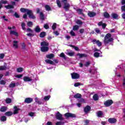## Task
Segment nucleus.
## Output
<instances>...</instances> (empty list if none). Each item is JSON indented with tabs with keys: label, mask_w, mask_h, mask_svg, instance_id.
Returning <instances> with one entry per match:
<instances>
[{
	"label": "nucleus",
	"mask_w": 125,
	"mask_h": 125,
	"mask_svg": "<svg viewBox=\"0 0 125 125\" xmlns=\"http://www.w3.org/2000/svg\"><path fill=\"white\" fill-rule=\"evenodd\" d=\"M41 51L42 52H46V51H48V49L49 48L48 47V45H49V43L45 41H43L41 43Z\"/></svg>",
	"instance_id": "obj_1"
},
{
	"label": "nucleus",
	"mask_w": 125,
	"mask_h": 125,
	"mask_svg": "<svg viewBox=\"0 0 125 125\" xmlns=\"http://www.w3.org/2000/svg\"><path fill=\"white\" fill-rule=\"evenodd\" d=\"M113 41H114V39L112 38V35L110 33H108L104 37V43L106 45V44H108L109 42H112Z\"/></svg>",
	"instance_id": "obj_2"
},
{
	"label": "nucleus",
	"mask_w": 125,
	"mask_h": 125,
	"mask_svg": "<svg viewBox=\"0 0 125 125\" xmlns=\"http://www.w3.org/2000/svg\"><path fill=\"white\" fill-rule=\"evenodd\" d=\"M67 0H62V2L64 4L63 8L66 10V11H68L69 8H70V4H69L67 2Z\"/></svg>",
	"instance_id": "obj_3"
},
{
	"label": "nucleus",
	"mask_w": 125,
	"mask_h": 125,
	"mask_svg": "<svg viewBox=\"0 0 125 125\" xmlns=\"http://www.w3.org/2000/svg\"><path fill=\"white\" fill-rule=\"evenodd\" d=\"M71 78L73 80H77L80 78V75L76 73H73L71 74Z\"/></svg>",
	"instance_id": "obj_4"
},
{
	"label": "nucleus",
	"mask_w": 125,
	"mask_h": 125,
	"mask_svg": "<svg viewBox=\"0 0 125 125\" xmlns=\"http://www.w3.org/2000/svg\"><path fill=\"white\" fill-rule=\"evenodd\" d=\"M64 116L66 118H76V114L71 113H66Z\"/></svg>",
	"instance_id": "obj_5"
},
{
	"label": "nucleus",
	"mask_w": 125,
	"mask_h": 125,
	"mask_svg": "<svg viewBox=\"0 0 125 125\" xmlns=\"http://www.w3.org/2000/svg\"><path fill=\"white\" fill-rule=\"evenodd\" d=\"M113 103V101L111 100H109L105 101L104 103L105 107H109V106H111V104Z\"/></svg>",
	"instance_id": "obj_6"
},
{
	"label": "nucleus",
	"mask_w": 125,
	"mask_h": 125,
	"mask_svg": "<svg viewBox=\"0 0 125 125\" xmlns=\"http://www.w3.org/2000/svg\"><path fill=\"white\" fill-rule=\"evenodd\" d=\"M20 11H21V12H26L28 14H30V12H31V10L28 9H25L24 8H21L20 9Z\"/></svg>",
	"instance_id": "obj_7"
},
{
	"label": "nucleus",
	"mask_w": 125,
	"mask_h": 125,
	"mask_svg": "<svg viewBox=\"0 0 125 125\" xmlns=\"http://www.w3.org/2000/svg\"><path fill=\"white\" fill-rule=\"evenodd\" d=\"M92 42L94 44H97L98 46H101L102 45V42H100L99 40H94Z\"/></svg>",
	"instance_id": "obj_8"
},
{
	"label": "nucleus",
	"mask_w": 125,
	"mask_h": 125,
	"mask_svg": "<svg viewBox=\"0 0 125 125\" xmlns=\"http://www.w3.org/2000/svg\"><path fill=\"white\" fill-rule=\"evenodd\" d=\"M10 35H14V36H15L16 37H19L18 32L16 31V30H10Z\"/></svg>",
	"instance_id": "obj_9"
},
{
	"label": "nucleus",
	"mask_w": 125,
	"mask_h": 125,
	"mask_svg": "<svg viewBox=\"0 0 125 125\" xmlns=\"http://www.w3.org/2000/svg\"><path fill=\"white\" fill-rule=\"evenodd\" d=\"M56 118L57 120H59V121H62V120H63L62 115L60 114L59 112H58L56 114Z\"/></svg>",
	"instance_id": "obj_10"
},
{
	"label": "nucleus",
	"mask_w": 125,
	"mask_h": 125,
	"mask_svg": "<svg viewBox=\"0 0 125 125\" xmlns=\"http://www.w3.org/2000/svg\"><path fill=\"white\" fill-rule=\"evenodd\" d=\"M20 111V108H18V107L16 106L14 107V112H13V114L14 115H16V114H18V113H19Z\"/></svg>",
	"instance_id": "obj_11"
},
{
	"label": "nucleus",
	"mask_w": 125,
	"mask_h": 125,
	"mask_svg": "<svg viewBox=\"0 0 125 125\" xmlns=\"http://www.w3.org/2000/svg\"><path fill=\"white\" fill-rule=\"evenodd\" d=\"M13 47H14V48H18V41H16L15 40L13 41Z\"/></svg>",
	"instance_id": "obj_12"
},
{
	"label": "nucleus",
	"mask_w": 125,
	"mask_h": 125,
	"mask_svg": "<svg viewBox=\"0 0 125 125\" xmlns=\"http://www.w3.org/2000/svg\"><path fill=\"white\" fill-rule=\"evenodd\" d=\"M23 81L24 82H32V79L28 76H25L23 77Z\"/></svg>",
	"instance_id": "obj_13"
},
{
	"label": "nucleus",
	"mask_w": 125,
	"mask_h": 125,
	"mask_svg": "<svg viewBox=\"0 0 125 125\" xmlns=\"http://www.w3.org/2000/svg\"><path fill=\"white\" fill-rule=\"evenodd\" d=\"M108 122L110 124H115V123H117V119L115 118H109L108 119Z\"/></svg>",
	"instance_id": "obj_14"
},
{
	"label": "nucleus",
	"mask_w": 125,
	"mask_h": 125,
	"mask_svg": "<svg viewBox=\"0 0 125 125\" xmlns=\"http://www.w3.org/2000/svg\"><path fill=\"white\" fill-rule=\"evenodd\" d=\"M27 15H29V18H31V19H36V17L34 15V14H33V12L31 10H30V13L27 14Z\"/></svg>",
	"instance_id": "obj_15"
},
{
	"label": "nucleus",
	"mask_w": 125,
	"mask_h": 125,
	"mask_svg": "<svg viewBox=\"0 0 125 125\" xmlns=\"http://www.w3.org/2000/svg\"><path fill=\"white\" fill-rule=\"evenodd\" d=\"M84 111L85 113H88V112L90 111V106L87 105L86 107H85V108H84Z\"/></svg>",
	"instance_id": "obj_16"
},
{
	"label": "nucleus",
	"mask_w": 125,
	"mask_h": 125,
	"mask_svg": "<svg viewBox=\"0 0 125 125\" xmlns=\"http://www.w3.org/2000/svg\"><path fill=\"white\" fill-rule=\"evenodd\" d=\"M88 15L89 16V17H93V16H95L96 14L93 12H88Z\"/></svg>",
	"instance_id": "obj_17"
},
{
	"label": "nucleus",
	"mask_w": 125,
	"mask_h": 125,
	"mask_svg": "<svg viewBox=\"0 0 125 125\" xmlns=\"http://www.w3.org/2000/svg\"><path fill=\"white\" fill-rule=\"evenodd\" d=\"M45 63H47V64H50L51 65H53V64H54L53 61L50 60H45Z\"/></svg>",
	"instance_id": "obj_18"
},
{
	"label": "nucleus",
	"mask_w": 125,
	"mask_h": 125,
	"mask_svg": "<svg viewBox=\"0 0 125 125\" xmlns=\"http://www.w3.org/2000/svg\"><path fill=\"white\" fill-rule=\"evenodd\" d=\"M46 58H48V59H52L53 57H54V54H50L49 55H46Z\"/></svg>",
	"instance_id": "obj_19"
},
{
	"label": "nucleus",
	"mask_w": 125,
	"mask_h": 125,
	"mask_svg": "<svg viewBox=\"0 0 125 125\" xmlns=\"http://www.w3.org/2000/svg\"><path fill=\"white\" fill-rule=\"evenodd\" d=\"M33 101V99L30 98H28L25 99V103H31Z\"/></svg>",
	"instance_id": "obj_20"
},
{
	"label": "nucleus",
	"mask_w": 125,
	"mask_h": 125,
	"mask_svg": "<svg viewBox=\"0 0 125 125\" xmlns=\"http://www.w3.org/2000/svg\"><path fill=\"white\" fill-rule=\"evenodd\" d=\"M7 110V107L6 106H1L0 108V112H5Z\"/></svg>",
	"instance_id": "obj_21"
},
{
	"label": "nucleus",
	"mask_w": 125,
	"mask_h": 125,
	"mask_svg": "<svg viewBox=\"0 0 125 125\" xmlns=\"http://www.w3.org/2000/svg\"><path fill=\"white\" fill-rule=\"evenodd\" d=\"M5 8H6V9H11L12 8H14V6H13V5H6L5 6Z\"/></svg>",
	"instance_id": "obj_22"
},
{
	"label": "nucleus",
	"mask_w": 125,
	"mask_h": 125,
	"mask_svg": "<svg viewBox=\"0 0 125 125\" xmlns=\"http://www.w3.org/2000/svg\"><path fill=\"white\" fill-rule=\"evenodd\" d=\"M5 116H7L8 117H9L10 116H12L13 115V113L11 111H7L6 113H5Z\"/></svg>",
	"instance_id": "obj_23"
},
{
	"label": "nucleus",
	"mask_w": 125,
	"mask_h": 125,
	"mask_svg": "<svg viewBox=\"0 0 125 125\" xmlns=\"http://www.w3.org/2000/svg\"><path fill=\"white\" fill-rule=\"evenodd\" d=\"M93 98L94 100H95V101H97V100L99 99V98L98 97V95H97V94H95V95H94V96H93Z\"/></svg>",
	"instance_id": "obj_24"
},
{
	"label": "nucleus",
	"mask_w": 125,
	"mask_h": 125,
	"mask_svg": "<svg viewBox=\"0 0 125 125\" xmlns=\"http://www.w3.org/2000/svg\"><path fill=\"white\" fill-rule=\"evenodd\" d=\"M45 8L47 11H50L51 10V8L50 7V6L49 5H45Z\"/></svg>",
	"instance_id": "obj_25"
},
{
	"label": "nucleus",
	"mask_w": 125,
	"mask_h": 125,
	"mask_svg": "<svg viewBox=\"0 0 125 125\" xmlns=\"http://www.w3.org/2000/svg\"><path fill=\"white\" fill-rule=\"evenodd\" d=\"M79 28H80V26L78 25H75L73 26V31H78L79 30Z\"/></svg>",
	"instance_id": "obj_26"
},
{
	"label": "nucleus",
	"mask_w": 125,
	"mask_h": 125,
	"mask_svg": "<svg viewBox=\"0 0 125 125\" xmlns=\"http://www.w3.org/2000/svg\"><path fill=\"white\" fill-rule=\"evenodd\" d=\"M77 56H79V58H83V57H86V55L84 54H78Z\"/></svg>",
	"instance_id": "obj_27"
},
{
	"label": "nucleus",
	"mask_w": 125,
	"mask_h": 125,
	"mask_svg": "<svg viewBox=\"0 0 125 125\" xmlns=\"http://www.w3.org/2000/svg\"><path fill=\"white\" fill-rule=\"evenodd\" d=\"M35 31L36 32V33H40L41 32V28L39 26H36V27L35 28Z\"/></svg>",
	"instance_id": "obj_28"
},
{
	"label": "nucleus",
	"mask_w": 125,
	"mask_h": 125,
	"mask_svg": "<svg viewBox=\"0 0 125 125\" xmlns=\"http://www.w3.org/2000/svg\"><path fill=\"white\" fill-rule=\"evenodd\" d=\"M24 70V69L22 67H19L18 68H17V72H18V73H21V72H23V70Z\"/></svg>",
	"instance_id": "obj_29"
},
{
	"label": "nucleus",
	"mask_w": 125,
	"mask_h": 125,
	"mask_svg": "<svg viewBox=\"0 0 125 125\" xmlns=\"http://www.w3.org/2000/svg\"><path fill=\"white\" fill-rule=\"evenodd\" d=\"M46 33L45 32H41L40 34V38H44L45 36Z\"/></svg>",
	"instance_id": "obj_30"
},
{
	"label": "nucleus",
	"mask_w": 125,
	"mask_h": 125,
	"mask_svg": "<svg viewBox=\"0 0 125 125\" xmlns=\"http://www.w3.org/2000/svg\"><path fill=\"white\" fill-rule=\"evenodd\" d=\"M7 69V67H6V66L5 65H2L0 66V70H6Z\"/></svg>",
	"instance_id": "obj_31"
},
{
	"label": "nucleus",
	"mask_w": 125,
	"mask_h": 125,
	"mask_svg": "<svg viewBox=\"0 0 125 125\" xmlns=\"http://www.w3.org/2000/svg\"><path fill=\"white\" fill-rule=\"evenodd\" d=\"M98 117H102L103 116V112L102 111H98L97 113Z\"/></svg>",
	"instance_id": "obj_32"
},
{
	"label": "nucleus",
	"mask_w": 125,
	"mask_h": 125,
	"mask_svg": "<svg viewBox=\"0 0 125 125\" xmlns=\"http://www.w3.org/2000/svg\"><path fill=\"white\" fill-rule=\"evenodd\" d=\"M40 15L41 20H44V15H43V13L41 12L40 13Z\"/></svg>",
	"instance_id": "obj_33"
},
{
	"label": "nucleus",
	"mask_w": 125,
	"mask_h": 125,
	"mask_svg": "<svg viewBox=\"0 0 125 125\" xmlns=\"http://www.w3.org/2000/svg\"><path fill=\"white\" fill-rule=\"evenodd\" d=\"M74 98H81L82 97V95L79 93L76 94L74 96Z\"/></svg>",
	"instance_id": "obj_34"
},
{
	"label": "nucleus",
	"mask_w": 125,
	"mask_h": 125,
	"mask_svg": "<svg viewBox=\"0 0 125 125\" xmlns=\"http://www.w3.org/2000/svg\"><path fill=\"white\" fill-rule=\"evenodd\" d=\"M0 121H1V122H5V121H6V117L4 116L1 117Z\"/></svg>",
	"instance_id": "obj_35"
},
{
	"label": "nucleus",
	"mask_w": 125,
	"mask_h": 125,
	"mask_svg": "<svg viewBox=\"0 0 125 125\" xmlns=\"http://www.w3.org/2000/svg\"><path fill=\"white\" fill-rule=\"evenodd\" d=\"M118 17H119V16L117 14H112V17L114 19H117Z\"/></svg>",
	"instance_id": "obj_36"
},
{
	"label": "nucleus",
	"mask_w": 125,
	"mask_h": 125,
	"mask_svg": "<svg viewBox=\"0 0 125 125\" xmlns=\"http://www.w3.org/2000/svg\"><path fill=\"white\" fill-rule=\"evenodd\" d=\"M57 26V24H56V23H54L53 24V25L52 26V30H55V29H56V27Z\"/></svg>",
	"instance_id": "obj_37"
},
{
	"label": "nucleus",
	"mask_w": 125,
	"mask_h": 125,
	"mask_svg": "<svg viewBox=\"0 0 125 125\" xmlns=\"http://www.w3.org/2000/svg\"><path fill=\"white\" fill-rule=\"evenodd\" d=\"M104 16L105 18H109L110 17V15L107 12H105L104 14Z\"/></svg>",
	"instance_id": "obj_38"
},
{
	"label": "nucleus",
	"mask_w": 125,
	"mask_h": 125,
	"mask_svg": "<svg viewBox=\"0 0 125 125\" xmlns=\"http://www.w3.org/2000/svg\"><path fill=\"white\" fill-rule=\"evenodd\" d=\"M50 98V96H45L44 97V100H45V101H48V100H49Z\"/></svg>",
	"instance_id": "obj_39"
},
{
	"label": "nucleus",
	"mask_w": 125,
	"mask_h": 125,
	"mask_svg": "<svg viewBox=\"0 0 125 125\" xmlns=\"http://www.w3.org/2000/svg\"><path fill=\"white\" fill-rule=\"evenodd\" d=\"M77 13L78 14H83V10L81 9H77Z\"/></svg>",
	"instance_id": "obj_40"
},
{
	"label": "nucleus",
	"mask_w": 125,
	"mask_h": 125,
	"mask_svg": "<svg viewBox=\"0 0 125 125\" xmlns=\"http://www.w3.org/2000/svg\"><path fill=\"white\" fill-rule=\"evenodd\" d=\"M57 5L60 8L61 7V6H62V5H61V2H60V0H57Z\"/></svg>",
	"instance_id": "obj_41"
},
{
	"label": "nucleus",
	"mask_w": 125,
	"mask_h": 125,
	"mask_svg": "<svg viewBox=\"0 0 125 125\" xmlns=\"http://www.w3.org/2000/svg\"><path fill=\"white\" fill-rule=\"evenodd\" d=\"M76 24H78V25H82L83 24V22L81 21L80 20H78L76 21Z\"/></svg>",
	"instance_id": "obj_42"
},
{
	"label": "nucleus",
	"mask_w": 125,
	"mask_h": 125,
	"mask_svg": "<svg viewBox=\"0 0 125 125\" xmlns=\"http://www.w3.org/2000/svg\"><path fill=\"white\" fill-rule=\"evenodd\" d=\"M6 103H7V104L11 103V100L10 99V98H7L6 99Z\"/></svg>",
	"instance_id": "obj_43"
},
{
	"label": "nucleus",
	"mask_w": 125,
	"mask_h": 125,
	"mask_svg": "<svg viewBox=\"0 0 125 125\" xmlns=\"http://www.w3.org/2000/svg\"><path fill=\"white\" fill-rule=\"evenodd\" d=\"M1 3H2L3 4H5L7 3V1H6V0H1L0 1V4Z\"/></svg>",
	"instance_id": "obj_44"
},
{
	"label": "nucleus",
	"mask_w": 125,
	"mask_h": 125,
	"mask_svg": "<svg viewBox=\"0 0 125 125\" xmlns=\"http://www.w3.org/2000/svg\"><path fill=\"white\" fill-rule=\"evenodd\" d=\"M60 57H62V58L65 59V54L63 53H62L60 55H59Z\"/></svg>",
	"instance_id": "obj_45"
},
{
	"label": "nucleus",
	"mask_w": 125,
	"mask_h": 125,
	"mask_svg": "<svg viewBox=\"0 0 125 125\" xmlns=\"http://www.w3.org/2000/svg\"><path fill=\"white\" fill-rule=\"evenodd\" d=\"M27 26H28V27H32V26H33V22L32 21H28L27 22Z\"/></svg>",
	"instance_id": "obj_46"
},
{
	"label": "nucleus",
	"mask_w": 125,
	"mask_h": 125,
	"mask_svg": "<svg viewBox=\"0 0 125 125\" xmlns=\"http://www.w3.org/2000/svg\"><path fill=\"white\" fill-rule=\"evenodd\" d=\"M21 28L22 30H26V27H25V23L24 22L21 23Z\"/></svg>",
	"instance_id": "obj_47"
},
{
	"label": "nucleus",
	"mask_w": 125,
	"mask_h": 125,
	"mask_svg": "<svg viewBox=\"0 0 125 125\" xmlns=\"http://www.w3.org/2000/svg\"><path fill=\"white\" fill-rule=\"evenodd\" d=\"M16 78H17L18 79H21L22 77H23V74H20V75H16Z\"/></svg>",
	"instance_id": "obj_48"
},
{
	"label": "nucleus",
	"mask_w": 125,
	"mask_h": 125,
	"mask_svg": "<svg viewBox=\"0 0 125 125\" xmlns=\"http://www.w3.org/2000/svg\"><path fill=\"white\" fill-rule=\"evenodd\" d=\"M64 125V122H57L56 123V125Z\"/></svg>",
	"instance_id": "obj_49"
},
{
	"label": "nucleus",
	"mask_w": 125,
	"mask_h": 125,
	"mask_svg": "<svg viewBox=\"0 0 125 125\" xmlns=\"http://www.w3.org/2000/svg\"><path fill=\"white\" fill-rule=\"evenodd\" d=\"M70 34L72 37H75V36H76V34H75V32H74L73 30L70 31Z\"/></svg>",
	"instance_id": "obj_50"
},
{
	"label": "nucleus",
	"mask_w": 125,
	"mask_h": 125,
	"mask_svg": "<svg viewBox=\"0 0 125 125\" xmlns=\"http://www.w3.org/2000/svg\"><path fill=\"white\" fill-rule=\"evenodd\" d=\"M100 54H99V53L98 52H95L94 54V57H98L99 56Z\"/></svg>",
	"instance_id": "obj_51"
},
{
	"label": "nucleus",
	"mask_w": 125,
	"mask_h": 125,
	"mask_svg": "<svg viewBox=\"0 0 125 125\" xmlns=\"http://www.w3.org/2000/svg\"><path fill=\"white\" fill-rule=\"evenodd\" d=\"M15 83H11L10 84L9 86L10 87H15Z\"/></svg>",
	"instance_id": "obj_52"
},
{
	"label": "nucleus",
	"mask_w": 125,
	"mask_h": 125,
	"mask_svg": "<svg viewBox=\"0 0 125 125\" xmlns=\"http://www.w3.org/2000/svg\"><path fill=\"white\" fill-rule=\"evenodd\" d=\"M28 115L30 117H34V116H35V113L34 112H29Z\"/></svg>",
	"instance_id": "obj_53"
},
{
	"label": "nucleus",
	"mask_w": 125,
	"mask_h": 125,
	"mask_svg": "<svg viewBox=\"0 0 125 125\" xmlns=\"http://www.w3.org/2000/svg\"><path fill=\"white\" fill-rule=\"evenodd\" d=\"M74 54H75V53L73 52L68 53V55H69V56H74Z\"/></svg>",
	"instance_id": "obj_54"
},
{
	"label": "nucleus",
	"mask_w": 125,
	"mask_h": 125,
	"mask_svg": "<svg viewBox=\"0 0 125 125\" xmlns=\"http://www.w3.org/2000/svg\"><path fill=\"white\" fill-rule=\"evenodd\" d=\"M21 46L23 49H25L26 47V44H25V43H21Z\"/></svg>",
	"instance_id": "obj_55"
},
{
	"label": "nucleus",
	"mask_w": 125,
	"mask_h": 125,
	"mask_svg": "<svg viewBox=\"0 0 125 125\" xmlns=\"http://www.w3.org/2000/svg\"><path fill=\"white\" fill-rule=\"evenodd\" d=\"M4 58V54H0V59H3Z\"/></svg>",
	"instance_id": "obj_56"
},
{
	"label": "nucleus",
	"mask_w": 125,
	"mask_h": 125,
	"mask_svg": "<svg viewBox=\"0 0 125 125\" xmlns=\"http://www.w3.org/2000/svg\"><path fill=\"white\" fill-rule=\"evenodd\" d=\"M53 33L56 36H59V32L58 31H54Z\"/></svg>",
	"instance_id": "obj_57"
},
{
	"label": "nucleus",
	"mask_w": 125,
	"mask_h": 125,
	"mask_svg": "<svg viewBox=\"0 0 125 125\" xmlns=\"http://www.w3.org/2000/svg\"><path fill=\"white\" fill-rule=\"evenodd\" d=\"M79 85H81V83H76L74 84V86L77 87V86H79Z\"/></svg>",
	"instance_id": "obj_58"
},
{
	"label": "nucleus",
	"mask_w": 125,
	"mask_h": 125,
	"mask_svg": "<svg viewBox=\"0 0 125 125\" xmlns=\"http://www.w3.org/2000/svg\"><path fill=\"white\" fill-rule=\"evenodd\" d=\"M44 28L45 29H49V26H48V25L47 23H46L44 25Z\"/></svg>",
	"instance_id": "obj_59"
},
{
	"label": "nucleus",
	"mask_w": 125,
	"mask_h": 125,
	"mask_svg": "<svg viewBox=\"0 0 125 125\" xmlns=\"http://www.w3.org/2000/svg\"><path fill=\"white\" fill-rule=\"evenodd\" d=\"M35 101L37 102V103H38V104H41V103L40 102V101H39V98H36Z\"/></svg>",
	"instance_id": "obj_60"
},
{
	"label": "nucleus",
	"mask_w": 125,
	"mask_h": 125,
	"mask_svg": "<svg viewBox=\"0 0 125 125\" xmlns=\"http://www.w3.org/2000/svg\"><path fill=\"white\" fill-rule=\"evenodd\" d=\"M90 64V62H87L85 63V66L86 67H87V66H89V65Z\"/></svg>",
	"instance_id": "obj_61"
},
{
	"label": "nucleus",
	"mask_w": 125,
	"mask_h": 125,
	"mask_svg": "<svg viewBox=\"0 0 125 125\" xmlns=\"http://www.w3.org/2000/svg\"><path fill=\"white\" fill-rule=\"evenodd\" d=\"M0 83L1 84L4 85V84H5V81H4L3 80H2V81H0Z\"/></svg>",
	"instance_id": "obj_62"
},
{
	"label": "nucleus",
	"mask_w": 125,
	"mask_h": 125,
	"mask_svg": "<svg viewBox=\"0 0 125 125\" xmlns=\"http://www.w3.org/2000/svg\"><path fill=\"white\" fill-rule=\"evenodd\" d=\"M121 9H122V11H125V5L121 7Z\"/></svg>",
	"instance_id": "obj_63"
},
{
	"label": "nucleus",
	"mask_w": 125,
	"mask_h": 125,
	"mask_svg": "<svg viewBox=\"0 0 125 125\" xmlns=\"http://www.w3.org/2000/svg\"><path fill=\"white\" fill-rule=\"evenodd\" d=\"M123 85L124 86H125V77H124L123 78Z\"/></svg>",
	"instance_id": "obj_64"
}]
</instances>
